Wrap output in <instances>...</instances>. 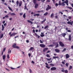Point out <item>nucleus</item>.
<instances>
[{
  "instance_id": "nucleus-1",
  "label": "nucleus",
  "mask_w": 73,
  "mask_h": 73,
  "mask_svg": "<svg viewBox=\"0 0 73 73\" xmlns=\"http://www.w3.org/2000/svg\"><path fill=\"white\" fill-rule=\"evenodd\" d=\"M11 34V32H10L8 34L9 35H10V37H12L13 36H15V35L17 34V33H13L12 34Z\"/></svg>"
},
{
  "instance_id": "nucleus-2",
  "label": "nucleus",
  "mask_w": 73,
  "mask_h": 73,
  "mask_svg": "<svg viewBox=\"0 0 73 73\" xmlns=\"http://www.w3.org/2000/svg\"><path fill=\"white\" fill-rule=\"evenodd\" d=\"M17 44L15 43H14V44L13 45V47L14 48H16L19 49V47L18 46H16Z\"/></svg>"
},
{
  "instance_id": "nucleus-3",
  "label": "nucleus",
  "mask_w": 73,
  "mask_h": 73,
  "mask_svg": "<svg viewBox=\"0 0 73 73\" xmlns=\"http://www.w3.org/2000/svg\"><path fill=\"white\" fill-rule=\"evenodd\" d=\"M59 45L62 47H64V45L62 42H59Z\"/></svg>"
},
{
  "instance_id": "nucleus-4",
  "label": "nucleus",
  "mask_w": 73,
  "mask_h": 73,
  "mask_svg": "<svg viewBox=\"0 0 73 73\" xmlns=\"http://www.w3.org/2000/svg\"><path fill=\"white\" fill-rule=\"evenodd\" d=\"M67 24H68V25H71L72 26L73 25V21H71V22L68 21V22H67Z\"/></svg>"
},
{
  "instance_id": "nucleus-5",
  "label": "nucleus",
  "mask_w": 73,
  "mask_h": 73,
  "mask_svg": "<svg viewBox=\"0 0 73 73\" xmlns=\"http://www.w3.org/2000/svg\"><path fill=\"white\" fill-rule=\"evenodd\" d=\"M40 46L42 48H44L45 47V45L43 44H40Z\"/></svg>"
},
{
  "instance_id": "nucleus-6",
  "label": "nucleus",
  "mask_w": 73,
  "mask_h": 73,
  "mask_svg": "<svg viewBox=\"0 0 73 73\" xmlns=\"http://www.w3.org/2000/svg\"><path fill=\"white\" fill-rule=\"evenodd\" d=\"M56 68L55 67H52L51 68V70L52 71V70H56Z\"/></svg>"
},
{
  "instance_id": "nucleus-7",
  "label": "nucleus",
  "mask_w": 73,
  "mask_h": 73,
  "mask_svg": "<svg viewBox=\"0 0 73 73\" xmlns=\"http://www.w3.org/2000/svg\"><path fill=\"white\" fill-rule=\"evenodd\" d=\"M45 64L46 65V67L48 68V69H49L50 68V67H49L48 66V64H47V63H45Z\"/></svg>"
},
{
  "instance_id": "nucleus-8",
  "label": "nucleus",
  "mask_w": 73,
  "mask_h": 73,
  "mask_svg": "<svg viewBox=\"0 0 73 73\" xmlns=\"http://www.w3.org/2000/svg\"><path fill=\"white\" fill-rule=\"evenodd\" d=\"M48 50V48H45L44 49L43 51V52H45L47 51Z\"/></svg>"
},
{
  "instance_id": "nucleus-9",
  "label": "nucleus",
  "mask_w": 73,
  "mask_h": 73,
  "mask_svg": "<svg viewBox=\"0 0 73 73\" xmlns=\"http://www.w3.org/2000/svg\"><path fill=\"white\" fill-rule=\"evenodd\" d=\"M55 51L57 53H59L60 52V50L57 49H55Z\"/></svg>"
},
{
  "instance_id": "nucleus-10",
  "label": "nucleus",
  "mask_w": 73,
  "mask_h": 73,
  "mask_svg": "<svg viewBox=\"0 0 73 73\" xmlns=\"http://www.w3.org/2000/svg\"><path fill=\"white\" fill-rule=\"evenodd\" d=\"M70 56L68 54H66V59L68 58Z\"/></svg>"
},
{
  "instance_id": "nucleus-11",
  "label": "nucleus",
  "mask_w": 73,
  "mask_h": 73,
  "mask_svg": "<svg viewBox=\"0 0 73 73\" xmlns=\"http://www.w3.org/2000/svg\"><path fill=\"white\" fill-rule=\"evenodd\" d=\"M72 40V38L71 36L70 35H69V36L68 37V40L70 41Z\"/></svg>"
},
{
  "instance_id": "nucleus-12",
  "label": "nucleus",
  "mask_w": 73,
  "mask_h": 73,
  "mask_svg": "<svg viewBox=\"0 0 73 73\" xmlns=\"http://www.w3.org/2000/svg\"><path fill=\"white\" fill-rule=\"evenodd\" d=\"M35 4V8L36 9L37 8V7L38 6V3H36V4Z\"/></svg>"
},
{
  "instance_id": "nucleus-13",
  "label": "nucleus",
  "mask_w": 73,
  "mask_h": 73,
  "mask_svg": "<svg viewBox=\"0 0 73 73\" xmlns=\"http://www.w3.org/2000/svg\"><path fill=\"white\" fill-rule=\"evenodd\" d=\"M51 8V7L49 6V5H48V7H47L46 9H50Z\"/></svg>"
},
{
  "instance_id": "nucleus-14",
  "label": "nucleus",
  "mask_w": 73,
  "mask_h": 73,
  "mask_svg": "<svg viewBox=\"0 0 73 73\" xmlns=\"http://www.w3.org/2000/svg\"><path fill=\"white\" fill-rule=\"evenodd\" d=\"M62 36L64 37H65V36L66 35V34L65 33H63L62 34Z\"/></svg>"
},
{
  "instance_id": "nucleus-15",
  "label": "nucleus",
  "mask_w": 73,
  "mask_h": 73,
  "mask_svg": "<svg viewBox=\"0 0 73 73\" xmlns=\"http://www.w3.org/2000/svg\"><path fill=\"white\" fill-rule=\"evenodd\" d=\"M56 45L55 46V48H57L59 46V44H58V42H56Z\"/></svg>"
},
{
  "instance_id": "nucleus-16",
  "label": "nucleus",
  "mask_w": 73,
  "mask_h": 73,
  "mask_svg": "<svg viewBox=\"0 0 73 73\" xmlns=\"http://www.w3.org/2000/svg\"><path fill=\"white\" fill-rule=\"evenodd\" d=\"M9 14L11 15V16H15V14L14 13H10Z\"/></svg>"
},
{
  "instance_id": "nucleus-17",
  "label": "nucleus",
  "mask_w": 73,
  "mask_h": 73,
  "mask_svg": "<svg viewBox=\"0 0 73 73\" xmlns=\"http://www.w3.org/2000/svg\"><path fill=\"white\" fill-rule=\"evenodd\" d=\"M35 35L36 36H38V38H40V36L38 35L36 33H35Z\"/></svg>"
},
{
  "instance_id": "nucleus-18",
  "label": "nucleus",
  "mask_w": 73,
  "mask_h": 73,
  "mask_svg": "<svg viewBox=\"0 0 73 73\" xmlns=\"http://www.w3.org/2000/svg\"><path fill=\"white\" fill-rule=\"evenodd\" d=\"M34 49L33 47H31L29 50V51H31Z\"/></svg>"
},
{
  "instance_id": "nucleus-19",
  "label": "nucleus",
  "mask_w": 73,
  "mask_h": 73,
  "mask_svg": "<svg viewBox=\"0 0 73 73\" xmlns=\"http://www.w3.org/2000/svg\"><path fill=\"white\" fill-rule=\"evenodd\" d=\"M22 4V1H21L19 3V7H21Z\"/></svg>"
},
{
  "instance_id": "nucleus-20",
  "label": "nucleus",
  "mask_w": 73,
  "mask_h": 73,
  "mask_svg": "<svg viewBox=\"0 0 73 73\" xmlns=\"http://www.w3.org/2000/svg\"><path fill=\"white\" fill-rule=\"evenodd\" d=\"M40 15L39 14H36L35 15H34V16H37V17L39 16Z\"/></svg>"
},
{
  "instance_id": "nucleus-21",
  "label": "nucleus",
  "mask_w": 73,
  "mask_h": 73,
  "mask_svg": "<svg viewBox=\"0 0 73 73\" xmlns=\"http://www.w3.org/2000/svg\"><path fill=\"white\" fill-rule=\"evenodd\" d=\"M2 31H4V27L3 26V25H2Z\"/></svg>"
},
{
  "instance_id": "nucleus-22",
  "label": "nucleus",
  "mask_w": 73,
  "mask_h": 73,
  "mask_svg": "<svg viewBox=\"0 0 73 73\" xmlns=\"http://www.w3.org/2000/svg\"><path fill=\"white\" fill-rule=\"evenodd\" d=\"M62 5V6H65V4H64V2L62 3V5Z\"/></svg>"
},
{
  "instance_id": "nucleus-23",
  "label": "nucleus",
  "mask_w": 73,
  "mask_h": 73,
  "mask_svg": "<svg viewBox=\"0 0 73 73\" xmlns=\"http://www.w3.org/2000/svg\"><path fill=\"white\" fill-rule=\"evenodd\" d=\"M72 66H70V67H69V69H68V70H69L72 69Z\"/></svg>"
},
{
  "instance_id": "nucleus-24",
  "label": "nucleus",
  "mask_w": 73,
  "mask_h": 73,
  "mask_svg": "<svg viewBox=\"0 0 73 73\" xmlns=\"http://www.w3.org/2000/svg\"><path fill=\"white\" fill-rule=\"evenodd\" d=\"M33 2L34 3V4H36V0H33Z\"/></svg>"
},
{
  "instance_id": "nucleus-25",
  "label": "nucleus",
  "mask_w": 73,
  "mask_h": 73,
  "mask_svg": "<svg viewBox=\"0 0 73 73\" xmlns=\"http://www.w3.org/2000/svg\"><path fill=\"white\" fill-rule=\"evenodd\" d=\"M54 46V45L53 44H50L48 46V47H53Z\"/></svg>"
},
{
  "instance_id": "nucleus-26",
  "label": "nucleus",
  "mask_w": 73,
  "mask_h": 73,
  "mask_svg": "<svg viewBox=\"0 0 73 73\" xmlns=\"http://www.w3.org/2000/svg\"><path fill=\"white\" fill-rule=\"evenodd\" d=\"M64 3H66V4L67 3H68V0H66L65 1H64Z\"/></svg>"
},
{
  "instance_id": "nucleus-27",
  "label": "nucleus",
  "mask_w": 73,
  "mask_h": 73,
  "mask_svg": "<svg viewBox=\"0 0 73 73\" xmlns=\"http://www.w3.org/2000/svg\"><path fill=\"white\" fill-rule=\"evenodd\" d=\"M10 49H9L8 50V53L9 54H10L11 53V50H10Z\"/></svg>"
},
{
  "instance_id": "nucleus-28",
  "label": "nucleus",
  "mask_w": 73,
  "mask_h": 73,
  "mask_svg": "<svg viewBox=\"0 0 73 73\" xmlns=\"http://www.w3.org/2000/svg\"><path fill=\"white\" fill-rule=\"evenodd\" d=\"M6 58V56L5 55H3V60H5V58Z\"/></svg>"
},
{
  "instance_id": "nucleus-29",
  "label": "nucleus",
  "mask_w": 73,
  "mask_h": 73,
  "mask_svg": "<svg viewBox=\"0 0 73 73\" xmlns=\"http://www.w3.org/2000/svg\"><path fill=\"white\" fill-rule=\"evenodd\" d=\"M3 36V34H2V35H1L0 36V38H2Z\"/></svg>"
},
{
  "instance_id": "nucleus-30",
  "label": "nucleus",
  "mask_w": 73,
  "mask_h": 73,
  "mask_svg": "<svg viewBox=\"0 0 73 73\" xmlns=\"http://www.w3.org/2000/svg\"><path fill=\"white\" fill-rule=\"evenodd\" d=\"M48 25H47L44 27V29H47V28H48Z\"/></svg>"
},
{
  "instance_id": "nucleus-31",
  "label": "nucleus",
  "mask_w": 73,
  "mask_h": 73,
  "mask_svg": "<svg viewBox=\"0 0 73 73\" xmlns=\"http://www.w3.org/2000/svg\"><path fill=\"white\" fill-rule=\"evenodd\" d=\"M66 7L68 8V9H72V8L70 7H69L68 6H67Z\"/></svg>"
},
{
  "instance_id": "nucleus-32",
  "label": "nucleus",
  "mask_w": 73,
  "mask_h": 73,
  "mask_svg": "<svg viewBox=\"0 0 73 73\" xmlns=\"http://www.w3.org/2000/svg\"><path fill=\"white\" fill-rule=\"evenodd\" d=\"M58 58V57L57 56H53V58L56 59V58Z\"/></svg>"
},
{
  "instance_id": "nucleus-33",
  "label": "nucleus",
  "mask_w": 73,
  "mask_h": 73,
  "mask_svg": "<svg viewBox=\"0 0 73 73\" xmlns=\"http://www.w3.org/2000/svg\"><path fill=\"white\" fill-rule=\"evenodd\" d=\"M23 17L24 18H25L26 17V14L25 13L23 15Z\"/></svg>"
},
{
  "instance_id": "nucleus-34",
  "label": "nucleus",
  "mask_w": 73,
  "mask_h": 73,
  "mask_svg": "<svg viewBox=\"0 0 73 73\" xmlns=\"http://www.w3.org/2000/svg\"><path fill=\"white\" fill-rule=\"evenodd\" d=\"M66 50V48H64V49H63V50H62V52H65Z\"/></svg>"
},
{
  "instance_id": "nucleus-35",
  "label": "nucleus",
  "mask_w": 73,
  "mask_h": 73,
  "mask_svg": "<svg viewBox=\"0 0 73 73\" xmlns=\"http://www.w3.org/2000/svg\"><path fill=\"white\" fill-rule=\"evenodd\" d=\"M16 4H17V6H18L19 4V2L18 1H17V2H16Z\"/></svg>"
},
{
  "instance_id": "nucleus-36",
  "label": "nucleus",
  "mask_w": 73,
  "mask_h": 73,
  "mask_svg": "<svg viewBox=\"0 0 73 73\" xmlns=\"http://www.w3.org/2000/svg\"><path fill=\"white\" fill-rule=\"evenodd\" d=\"M64 72H65V73H68V71L67 70H65Z\"/></svg>"
},
{
  "instance_id": "nucleus-37",
  "label": "nucleus",
  "mask_w": 73,
  "mask_h": 73,
  "mask_svg": "<svg viewBox=\"0 0 73 73\" xmlns=\"http://www.w3.org/2000/svg\"><path fill=\"white\" fill-rule=\"evenodd\" d=\"M48 13L46 12V13H44V16H46V15H47L48 14Z\"/></svg>"
},
{
  "instance_id": "nucleus-38",
  "label": "nucleus",
  "mask_w": 73,
  "mask_h": 73,
  "mask_svg": "<svg viewBox=\"0 0 73 73\" xmlns=\"http://www.w3.org/2000/svg\"><path fill=\"white\" fill-rule=\"evenodd\" d=\"M61 5L62 3H61L60 1H59V5Z\"/></svg>"
},
{
  "instance_id": "nucleus-39",
  "label": "nucleus",
  "mask_w": 73,
  "mask_h": 73,
  "mask_svg": "<svg viewBox=\"0 0 73 73\" xmlns=\"http://www.w3.org/2000/svg\"><path fill=\"white\" fill-rule=\"evenodd\" d=\"M46 57L48 58H50V56L48 54H47L46 55Z\"/></svg>"
},
{
  "instance_id": "nucleus-40",
  "label": "nucleus",
  "mask_w": 73,
  "mask_h": 73,
  "mask_svg": "<svg viewBox=\"0 0 73 73\" xmlns=\"http://www.w3.org/2000/svg\"><path fill=\"white\" fill-rule=\"evenodd\" d=\"M50 65L51 66H54V64H50Z\"/></svg>"
},
{
  "instance_id": "nucleus-41",
  "label": "nucleus",
  "mask_w": 73,
  "mask_h": 73,
  "mask_svg": "<svg viewBox=\"0 0 73 73\" xmlns=\"http://www.w3.org/2000/svg\"><path fill=\"white\" fill-rule=\"evenodd\" d=\"M46 21V19L44 20L43 21H42V23L43 24V23L45 22V21Z\"/></svg>"
},
{
  "instance_id": "nucleus-42",
  "label": "nucleus",
  "mask_w": 73,
  "mask_h": 73,
  "mask_svg": "<svg viewBox=\"0 0 73 73\" xmlns=\"http://www.w3.org/2000/svg\"><path fill=\"white\" fill-rule=\"evenodd\" d=\"M61 71L62 72H65V70H64V69L63 68V69L62 70H61Z\"/></svg>"
},
{
  "instance_id": "nucleus-43",
  "label": "nucleus",
  "mask_w": 73,
  "mask_h": 73,
  "mask_svg": "<svg viewBox=\"0 0 73 73\" xmlns=\"http://www.w3.org/2000/svg\"><path fill=\"white\" fill-rule=\"evenodd\" d=\"M54 16V14L52 13L51 14V15L50 17H52Z\"/></svg>"
},
{
  "instance_id": "nucleus-44",
  "label": "nucleus",
  "mask_w": 73,
  "mask_h": 73,
  "mask_svg": "<svg viewBox=\"0 0 73 73\" xmlns=\"http://www.w3.org/2000/svg\"><path fill=\"white\" fill-rule=\"evenodd\" d=\"M25 9H28L27 8V6H26L25 5Z\"/></svg>"
},
{
  "instance_id": "nucleus-45",
  "label": "nucleus",
  "mask_w": 73,
  "mask_h": 73,
  "mask_svg": "<svg viewBox=\"0 0 73 73\" xmlns=\"http://www.w3.org/2000/svg\"><path fill=\"white\" fill-rule=\"evenodd\" d=\"M40 36L41 37H43L44 36V35L43 34V35H40Z\"/></svg>"
},
{
  "instance_id": "nucleus-46",
  "label": "nucleus",
  "mask_w": 73,
  "mask_h": 73,
  "mask_svg": "<svg viewBox=\"0 0 73 73\" xmlns=\"http://www.w3.org/2000/svg\"><path fill=\"white\" fill-rule=\"evenodd\" d=\"M66 66H67V67H68V63H66Z\"/></svg>"
},
{
  "instance_id": "nucleus-47",
  "label": "nucleus",
  "mask_w": 73,
  "mask_h": 73,
  "mask_svg": "<svg viewBox=\"0 0 73 73\" xmlns=\"http://www.w3.org/2000/svg\"><path fill=\"white\" fill-rule=\"evenodd\" d=\"M5 69H6V70L8 71H10V70L9 69H7V68H5Z\"/></svg>"
},
{
  "instance_id": "nucleus-48",
  "label": "nucleus",
  "mask_w": 73,
  "mask_h": 73,
  "mask_svg": "<svg viewBox=\"0 0 73 73\" xmlns=\"http://www.w3.org/2000/svg\"><path fill=\"white\" fill-rule=\"evenodd\" d=\"M58 3H56L55 4V7H57L58 6Z\"/></svg>"
},
{
  "instance_id": "nucleus-49",
  "label": "nucleus",
  "mask_w": 73,
  "mask_h": 73,
  "mask_svg": "<svg viewBox=\"0 0 73 73\" xmlns=\"http://www.w3.org/2000/svg\"><path fill=\"white\" fill-rule=\"evenodd\" d=\"M6 50V48H4V49L3 50V52H5V50Z\"/></svg>"
},
{
  "instance_id": "nucleus-50",
  "label": "nucleus",
  "mask_w": 73,
  "mask_h": 73,
  "mask_svg": "<svg viewBox=\"0 0 73 73\" xmlns=\"http://www.w3.org/2000/svg\"><path fill=\"white\" fill-rule=\"evenodd\" d=\"M68 19H71L72 17L71 16H68Z\"/></svg>"
},
{
  "instance_id": "nucleus-51",
  "label": "nucleus",
  "mask_w": 73,
  "mask_h": 73,
  "mask_svg": "<svg viewBox=\"0 0 73 73\" xmlns=\"http://www.w3.org/2000/svg\"><path fill=\"white\" fill-rule=\"evenodd\" d=\"M7 58L8 59L9 58V54H7Z\"/></svg>"
},
{
  "instance_id": "nucleus-52",
  "label": "nucleus",
  "mask_w": 73,
  "mask_h": 73,
  "mask_svg": "<svg viewBox=\"0 0 73 73\" xmlns=\"http://www.w3.org/2000/svg\"><path fill=\"white\" fill-rule=\"evenodd\" d=\"M52 1H53V4H55V0H52Z\"/></svg>"
},
{
  "instance_id": "nucleus-53",
  "label": "nucleus",
  "mask_w": 73,
  "mask_h": 73,
  "mask_svg": "<svg viewBox=\"0 0 73 73\" xmlns=\"http://www.w3.org/2000/svg\"><path fill=\"white\" fill-rule=\"evenodd\" d=\"M40 42L41 43H43V41H42L41 40H40Z\"/></svg>"
},
{
  "instance_id": "nucleus-54",
  "label": "nucleus",
  "mask_w": 73,
  "mask_h": 73,
  "mask_svg": "<svg viewBox=\"0 0 73 73\" xmlns=\"http://www.w3.org/2000/svg\"><path fill=\"white\" fill-rule=\"evenodd\" d=\"M50 0H47L46 1V2H47L48 3H50Z\"/></svg>"
},
{
  "instance_id": "nucleus-55",
  "label": "nucleus",
  "mask_w": 73,
  "mask_h": 73,
  "mask_svg": "<svg viewBox=\"0 0 73 73\" xmlns=\"http://www.w3.org/2000/svg\"><path fill=\"white\" fill-rule=\"evenodd\" d=\"M62 63L64 65L65 64V62L64 61H62Z\"/></svg>"
},
{
  "instance_id": "nucleus-56",
  "label": "nucleus",
  "mask_w": 73,
  "mask_h": 73,
  "mask_svg": "<svg viewBox=\"0 0 73 73\" xmlns=\"http://www.w3.org/2000/svg\"><path fill=\"white\" fill-rule=\"evenodd\" d=\"M59 13L61 14V15H63V13L59 11Z\"/></svg>"
},
{
  "instance_id": "nucleus-57",
  "label": "nucleus",
  "mask_w": 73,
  "mask_h": 73,
  "mask_svg": "<svg viewBox=\"0 0 73 73\" xmlns=\"http://www.w3.org/2000/svg\"><path fill=\"white\" fill-rule=\"evenodd\" d=\"M5 17L7 18L8 17H9V16L7 15H6L5 16Z\"/></svg>"
},
{
  "instance_id": "nucleus-58",
  "label": "nucleus",
  "mask_w": 73,
  "mask_h": 73,
  "mask_svg": "<svg viewBox=\"0 0 73 73\" xmlns=\"http://www.w3.org/2000/svg\"><path fill=\"white\" fill-rule=\"evenodd\" d=\"M29 57H31V54L30 53H29Z\"/></svg>"
},
{
  "instance_id": "nucleus-59",
  "label": "nucleus",
  "mask_w": 73,
  "mask_h": 73,
  "mask_svg": "<svg viewBox=\"0 0 73 73\" xmlns=\"http://www.w3.org/2000/svg\"><path fill=\"white\" fill-rule=\"evenodd\" d=\"M29 70H30V71H29L30 73H31L32 72V70H31V69H29Z\"/></svg>"
},
{
  "instance_id": "nucleus-60",
  "label": "nucleus",
  "mask_w": 73,
  "mask_h": 73,
  "mask_svg": "<svg viewBox=\"0 0 73 73\" xmlns=\"http://www.w3.org/2000/svg\"><path fill=\"white\" fill-rule=\"evenodd\" d=\"M33 32L34 33H35V31L34 29H33Z\"/></svg>"
},
{
  "instance_id": "nucleus-61",
  "label": "nucleus",
  "mask_w": 73,
  "mask_h": 73,
  "mask_svg": "<svg viewBox=\"0 0 73 73\" xmlns=\"http://www.w3.org/2000/svg\"><path fill=\"white\" fill-rule=\"evenodd\" d=\"M50 52V50H48V51L47 52H46V53L47 54V53H49Z\"/></svg>"
},
{
  "instance_id": "nucleus-62",
  "label": "nucleus",
  "mask_w": 73,
  "mask_h": 73,
  "mask_svg": "<svg viewBox=\"0 0 73 73\" xmlns=\"http://www.w3.org/2000/svg\"><path fill=\"white\" fill-rule=\"evenodd\" d=\"M20 15H21V16H22V15H23V13H20Z\"/></svg>"
},
{
  "instance_id": "nucleus-63",
  "label": "nucleus",
  "mask_w": 73,
  "mask_h": 73,
  "mask_svg": "<svg viewBox=\"0 0 73 73\" xmlns=\"http://www.w3.org/2000/svg\"><path fill=\"white\" fill-rule=\"evenodd\" d=\"M32 63H33V64H35V62L33 61H32Z\"/></svg>"
},
{
  "instance_id": "nucleus-64",
  "label": "nucleus",
  "mask_w": 73,
  "mask_h": 73,
  "mask_svg": "<svg viewBox=\"0 0 73 73\" xmlns=\"http://www.w3.org/2000/svg\"><path fill=\"white\" fill-rule=\"evenodd\" d=\"M71 49H72L73 50V46H71Z\"/></svg>"
}]
</instances>
